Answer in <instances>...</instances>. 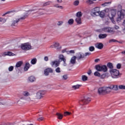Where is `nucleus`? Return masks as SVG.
Here are the masks:
<instances>
[{"instance_id": "obj_21", "label": "nucleus", "mask_w": 125, "mask_h": 125, "mask_svg": "<svg viewBox=\"0 0 125 125\" xmlns=\"http://www.w3.org/2000/svg\"><path fill=\"white\" fill-rule=\"evenodd\" d=\"M107 36H108V35H107L106 34H100L99 35V38L100 39V40H102L103 39H106V38H107Z\"/></svg>"}, {"instance_id": "obj_24", "label": "nucleus", "mask_w": 125, "mask_h": 125, "mask_svg": "<svg viewBox=\"0 0 125 125\" xmlns=\"http://www.w3.org/2000/svg\"><path fill=\"white\" fill-rule=\"evenodd\" d=\"M76 60H77V57L73 56L71 58L70 60L71 64H75L76 63Z\"/></svg>"}, {"instance_id": "obj_32", "label": "nucleus", "mask_w": 125, "mask_h": 125, "mask_svg": "<svg viewBox=\"0 0 125 125\" xmlns=\"http://www.w3.org/2000/svg\"><path fill=\"white\" fill-rule=\"evenodd\" d=\"M76 16L78 18H81V17L83 16V13H82V12H78L76 14Z\"/></svg>"}, {"instance_id": "obj_16", "label": "nucleus", "mask_w": 125, "mask_h": 125, "mask_svg": "<svg viewBox=\"0 0 125 125\" xmlns=\"http://www.w3.org/2000/svg\"><path fill=\"white\" fill-rule=\"evenodd\" d=\"M50 47L53 48L54 47L57 48V49H61V46H59V43L56 42L53 45L50 46Z\"/></svg>"}, {"instance_id": "obj_17", "label": "nucleus", "mask_w": 125, "mask_h": 125, "mask_svg": "<svg viewBox=\"0 0 125 125\" xmlns=\"http://www.w3.org/2000/svg\"><path fill=\"white\" fill-rule=\"evenodd\" d=\"M59 58L60 60H62V61L63 62V66H66V59H65V58H64V56H63L62 55H60L59 57Z\"/></svg>"}, {"instance_id": "obj_28", "label": "nucleus", "mask_w": 125, "mask_h": 125, "mask_svg": "<svg viewBox=\"0 0 125 125\" xmlns=\"http://www.w3.org/2000/svg\"><path fill=\"white\" fill-rule=\"evenodd\" d=\"M107 67H108V68H109V69H110V70H112V69H113V68H114V66H113V63H111V62L107 63Z\"/></svg>"}, {"instance_id": "obj_45", "label": "nucleus", "mask_w": 125, "mask_h": 125, "mask_svg": "<svg viewBox=\"0 0 125 125\" xmlns=\"http://www.w3.org/2000/svg\"><path fill=\"white\" fill-rule=\"evenodd\" d=\"M63 23H64V21H59L57 24L58 26H62V25H63Z\"/></svg>"}, {"instance_id": "obj_8", "label": "nucleus", "mask_w": 125, "mask_h": 125, "mask_svg": "<svg viewBox=\"0 0 125 125\" xmlns=\"http://www.w3.org/2000/svg\"><path fill=\"white\" fill-rule=\"evenodd\" d=\"M94 12H91V15L94 17L95 16H99V12H100V10L99 8L96 7L93 9Z\"/></svg>"}, {"instance_id": "obj_34", "label": "nucleus", "mask_w": 125, "mask_h": 125, "mask_svg": "<svg viewBox=\"0 0 125 125\" xmlns=\"http://www.w3.org/2000/svg\"><path fill=\"white\" fill-rule=\"evenodd\" d=\"M54 7H56L57 8H59L60 9H63V6L59 5L58 4H55L54 5Z\"/></svg>"}, {"instance_id": "obj_9", "label": "nucleus", "mask_w": 125, "mask_h": 125, "mask_svg": "<svg viewBox=\"0 0 125 125\" xmlns=\"http://www.w3.org/2000/svg\"><path fill=\"white\" fill-rule=\"evenodd\" d=\"M44 94H45V93L43 91H40L37 93L36 98L37 99H41V98H42Z\"/></svg>"}, {"instance_id": "obj_18", "label": "nucleus", "mask_w": 125, "mask_h": 125, "mask_svg": "<svg viewBox=\"0 0 125 125\" xmlns=\"http://www.w3.org/2000/svg\"><path fill=\"white\" fill-rule=\"evenodd\" d=\"M15 55L14 53L10 52H7L2 54V56H14Z\"/></svg>"}, {"instance_id": "obj_2", "label": "nucleus", "mask_w": 125, "mask_h": 125, "mask_svg": "<svg viewBox=\"0 0 125 125\" xmlns=\"http://www.w3.org/2000/svg\"><path fill=\"white\" fill-rule=\"evenodd\" d=\"M95 68L96 70L98 71V72H104V73H106V72H108V68H107V66H106L105 65H97L95 66Z\"/></svg>"}, {"instance_id": "obj_52", "label": "nucleus", "mask_w": 125, "mask_h": 125, "mask_svg": "<svg viewBox=\"0 0 125 125\" xmlns=\"http://www.w3.org/2000/svg\"><path fill=\"white\" fill-rule=\"evenodd\" d=\"M6 20H5L4 19H2L1 18H0V22H6Z\"/></svg>"}, {"instance_id": "obj_55", "label": "nucleus", "mask_w": 125, "mask_h": 125, "mask_svg": "<svg viewBox=\"0 0 125 125\" xmlns=\"http://www.w3.org/2000/svg\"><path fill=\"white\" fill-rule=\"evenodd\" d=\"M114 28L115 30H119V29H120V27L118 26L117 25H115Z\"/></svg>"}, {"instance_id": "obj_51", "label": "nucleus", "mask_w": 125, "mask_h": 125, "mask_svg": "<svg viewBox=\"0 0 125 125\" xmlns=\"http://www.w3.org/2000/svg\"><path fill=\"white\" fill-rule=\"evenodd\" d=\"M25 100L28 101V102H31V101H32V99H31V98H30V97H28V98H27L26 99H25Z\"/></svg>"}, {"instance_id": "obj_4", "label": "nucleus", "mask_w": 125, "mask_h": 125, "mask_svg": "<svg viewBox=\"0 0 125 125\" xmlns=\"http://www.w3.org/2000/svg\"><path fill=\"white\" fill-rule=\"evenodd\" d=\"M125 16V10H122L118 12V18L117 19V22L120 23L122 19H124V17Z\"/></svg>"}, {"instance_id": "obj_40", "label": "nucleus", "mask_w": 125, "mask_h": 125, "mask_svg": "<svg viewBox=\"0 0 125 125\" xmlns=\"http://www.w3.org/2000/svg\"><path fill=\"white\" fill-rule=\"evenodd\" d=\"M94 75L96 77H100V76H101V74H100V73H99L98 71H96L94 72Z\"/></svg>"}, {"instance_id": "obj_1", "label": "nucleus", "mask_w": 125, "mask_h": 125, "mask_svg": "<svg viewBox=\"0 0 125 125\" xmlns=\"http://www.w3.org/2000/svg\"><path fill=\"white\" fill-rule=\"evenodd\" d=\"M109 73L113 79H118L122 76V74L120 73V71L116 69H110Z\"/></svg>"}, {"instance_id": "obj_56", "label": "nucleus", "mask_w": 125, "mask_h": 125, "mask_svg": "<svg viewBox=\"0 0 125 125\" xmlns=\"http://www.w3.org/2000/svg\"><path fill=\"white\" fill-rule=\"evenodd\" d=\"M43 119H44V118H43V117H40V118H38V119H37V120H38V121H43Z\"/></svg>"}, {"instance_id": "obj_44", "label": "nucleus", "mask_w": 125, "mask_h": 125, "mask_svg": "<svg viewBox=\"0 0 125 125\" xmlns=\"http://www.w3.org/2000/svg\"><path fill=\"white\" fill-rule=\"evenodd\" d=\"M90 55H91V53L90 52H86L85 54H84V57L85 58L86 56H89Z\"/></svg>"}, {"instance_id": "obj_12", "label": "nucleus", "mask_w": 125, "mask_h": 125, "mask_svg": "<svg viewBox=\"0 0 125 125\" xmlns=\"http://www.w3.org/2000/svg\"><path fill=\"white\" fill-rule=\"evenodd\" d=\"M108 89L109 92H111L112 89H113V90H118V89H119V88L118 87L117 85H111L110 86H108Z\"/></svg>"}, {"instance_id": "obj_35", "label": "nucleus", "mask_w": 125, "mask_h": 125, "mask_svg": "<svg viewBox=\"0 0 125 125\" xmlns=\"http://www.w3.org/2000/svg\"><path fill=\"white\" fill-rule=\"evenodd\" d=\"M82 81L83 82H85V81H87V77L85 75H83L82 76Z\"/></svg>"}, {"instance_id": "obj_62", "label": "nucleus", "mask_w": 125, "mask_h": 125, "mask_svg": "<svg viewBox=\"0 0 125 125\" xmlns=\"http://www.w3.org/2000/svg\"><path fill=\"white\" fill-rule=\"evenodd\" d=\"M69 53H75V51H74V50H70L69 51Z\"/></svg>"}, {"instance_id": "obj_47", "label": "nucleus", "mask_w": 125, "mask_h": 125, "mask_svg": "<svg viewBox=\"0 0 125 125\" xmlns=\"http://www.w3.org/2000/svg\"><path fill=\"white\" fill-rule=\"evenodd\" d=\"M87 3H88V4H92V3H93V1L91 0H88L86 1Z\"/></svg>"}, {"instance_id": "obj_3", "label": "nucleus", "mask_w": 125, "mask_h": 125, "mask_svg": "<svg viewBox=\"0 0 125 125\" xmlns=\"http://www.w3.org/2000/svg\"><path fill=\"white\" fill-rule=\"evenodd\" d=\"M90 101H91V100L89 97L85 96L82 98L81 100L79 102V103L80 105H86L87 104H88Z\"/></svg>"}, {"instance_id": "obj_19", "label": "nucleus", "mask_w": 125, "mask_h": 125, "mask_svg": "<svg viewBox=\"0 0 125 125\" xmlns=\"http://www.w3.org/2000/svg\"><path fill=\"white\" fill-rule=\"evenodd\" d=\"M7 104H8V103L6 100L0 98V105H7Z\"/></svg>"}, {"instance_id": "obj_54", "label": "nucleus", "mask_w": 125, "mask_h": 125, "mask_svg": "<svg viewBox=\"0 0 125 125\" xmlns=\"http://www.w3.org/2000/svg\"><path fill=\"white\" fill-rule=\"evenodd\" d=\"M62 78H63V80H66L68 79V76L67 75H63L62 76Z\"/></svg>"}, {"instance_id": "obj_37", "label": "nucleus", "mask_w": 125, "mask_h": 125, "mask_svg": "<svg viewBox=\"0 0 125 125\" xmlns=\"http://www.w3.org/2000/svg\"><path fill=\"white\" fill-rule=\"evenodd\" d=\"M89 50L91 52L94 51V50H95V48H94V46H91L89 47Z\"/></svg>"}, {"instance_id": "obj_14", "label": "nucleus", "mask_w": 125, "mask_h": 125, "mask_svg": "<svg viewBox=\"0 0 125 125\" xmlns=\"http://www.w3.org/2000/svg\"><path fill=\"white\" fill-rule=\"evenodd\" d=\"M77 60H81V59H83L84 58V54L82 52H80L77 54V57H76Z\"/></svg>"}, {"instance_id": "obj_43", "label": "nucleus", "mask_w": 125, "mask_h": 125, "mask_svg": "<svg viewBox=\"0 0 125 125\" xmlns=\"http://www.w3.org/2000/svg\"><path fill=\"white\" fill-rule=\"evenodd\" d=\"M55 71L58 73H61V69H60V67H57L55 69Z\"/></svg>"}, {"instance_id": "obj_39", "label": "nucleus", "mask_w": 125, "mask_h": 125, "mask_svg": "<svg viewBox=\"0 0 125 125\" xmlns=\"http://www.w3.org/2000/svg\"><path fill=\"white\" fill-rule=\"evenodd\" d=\"M70 115H72V113L69 112L68 111H66L64 113V117H66V116H70Z\"/></svg>"}, {"instance_id": "obj_22", "label": "nucleus", "mask_w": 125, "mask_h": 125, "mask_svg": "<svg viewBox=\"0 0 125 125\" xmlns=\"http://www.w3.org/2000/svg\"><path fill=\"white\" fill-rule=\"evenodd\" d=\"M28 81L30 83H34V82H36V77L35 76H30L28 77Z\"/></svg>"}, {"instance_id": "obj_26", "label": "nucleus", "mask_w": 125, "mask_h": 125, "mask_svg": "<svg viewBox=\"0 0 125 125\" xmlns=\"http://www.w3.org/2000/svg\"><path fill=\"white\" fill-rule=\"evenodd\" d=\"M56 115L57 116V118L59 120H62V119H63V115L61 113L57 112Z\"/></svg>"}, {"instance_id": "obj_30", "label": "nucleus", "mask_w": 125, "mask_h": 125, "mask_svg": "<svg viewBox=\"0 0 125 125\" xmlns=\"http://www.w3.org/2000/svg\"><path fill=\"white\" fill-rule=\"evenodd\" d=\"M81 86H82V85H80V84H77L75 85H73L72 86V88H73V89H78L79 88H80V87H81Z\"/></svg>"}, {"instance_id": "obj_57", "label": "nucleus", "mask_w": 125, "mask_h": 125, "mask_svg": "<svg viewBox=\"0 0 125 125\" xmlns=\"http://www.w3.org/2000/svg\"><path fill=\"white\" fill-rule=\"evenodd\" d=\"M44 61H47L48 60V57L47 56L44 57Z\"/></svg>"}, {"instance_id": "obj_38", "label": "nucleus", "mask_w": 125, "mask_h": 125, "mask_svg": "<svg viewBox=\"0 0 125 125\" xmlns=\"http://www.w3.org/2000/svg\"><path fill=\"white\" fill-rule=\"evenodd\" d=\"M118 87L119 89L125 90V85H120Z\"/></svg>"}, {"instance_id": "obj_15", "label": "nucleus", "mask_w": 125, "mask_h": 125, "mask_svg": "<svg viewBox=\"0 0 125 125\" xmlns=\"http://www.w3.org/2000/svg\"><path fill=\"white\" fill-rule=\"evenodd\" d=\"M44 72L45 76H48V75H49V73L53 72V70L52 69V68H49L45 69Z\"/></svg>"}, {"instance_id": "obj_46", "label": "nucleus", "mask_w": 125, "mask_h": 125, "mask_svg": "<svg viewBox=\"0 0 125 125\" xmlns=\"http://www.w3.org/2000/svg\"><path fill=\"white\" fill-rule=\"evenodd\" d=\"M117 40H115V39H111L109 41V42L111 43V42H117Z\"/></svg>"}, {"instance_id": "obj_7", "label": "nucleus", "mask_w": 125, "mask_h": 125, "mask_svg": "<svg viewBox=\"0 0 125 125\" xmlns=\"http://www.w3.org/2000/svg\"><path fill=\"white\" fill-rule=\"evenodd\" d=\"M101 32L104 33H110V34H115V31L112 28L109 27H104L101 29Z\"/></svg>"}, {"instance_id": "obj_5", "label": "nucleus", "mask_w": 125, "mask_h": 125, "mask_svg": "<svg viewBox=\"0 0 125 125\" xmlns=\"http://www.w3.org/2000/svg\"><path fill=\"white\" fill-rule=\"evenodd\" d=\"M21 48L22 50H24V51H27L28 50H30L32 49V46L31 45V44L29 43H25L24 44H22L21 46Z\"/></svg>"}, {"instance_id": "obj_49", "label": "nucleus", "mask_w": 125, "mask_h": 125, "mask_svg": "<svg viewBox=\"0 0 125 125\" xmlns=\"http://www.w3.org/2000/svg\"><path fill=\"white\" fill-rule=\"evenodd\" d=\"M116 67L117 69H121V67H122V65H121L120 63H118L117 64Z\"/></svg>"}, {"instance_id": "obj_48", "label": "nucleus", "mask_w": 125, "mask_h": 125, "mask_svg": "<svg viewBox=\"0 0 125 125\" xmlns=\"http://www.w3.org/2000/svg\"><path fill=\"white\" fill-rule=\"evenodd\" d=\"M79 3H80V2L79 1V0H76L74 2V5H79Z\"/></svg>"}, {"instance_id": "obj_64", "label": "nucleus", "mask_w": 125, "mask_h": 125, "mask_svg": "<svg viewBox=\"0 0 125 125\" xmlns=\"http://www.w3.org/2000/svg\"><path fill=\"white\" fill-rule=\"evenodd\" d=\"M121 54H122L123 55H125V50L122 51V52H121Z\"/></svg>"}, {"instance_id": "obj_31", "label": "nucleus", "mask_w": 125, "mask_h": 125, "mask_svg": "<svg viewBox=\"0 0 125 125\" xmlns=\"http://www.w3.org/2000/svg\"><path fill=\"white\" fill-rule=\"evenodd\" d=\"M22 64H23V62H18L16 64V68H19V67H21V66H22Z\"/></svg>"}, {"instance_id": "obj_42", "label": "nucleus", "mask_w": 125, "mask_h": 125, "mask_svg": "<svg viewBox=\"0 0 125 125\" xmlns=\"http://www.w3.org/2000/svg\"><path fill=\"white\" fill-rule=\"evenodd\" d=\"M14 69V67L13 66H10L8 67L9 72H12Z\"/></svg>"}, {"instance_id": "obj_58", "label": "nucleus", "mask_w": 125, "mask_h": 125, "mask_svg": "<svg viewBox=\"0 0 125 125\" xmlns=\"http://www.w3.org/2000/svg\"><path fill=\"white\" fill-rule=\"evenodd\" d=\"M99 61H100V60L99 59H97L95 60V62L96 63H97L98 62H99Z\"/></svg>"}, {"instance_id": "obj_33", "label": "nucleus", "mask_w": 125, "mask_h": 125, "mask_svg": "<svg viewBox=\"0 0 125 125\" xmlns=\"http://www.w3.org/2000/svg\"><path fill=\"white\" fill-rule=\"evenodd\" d=\"M99 16H100V17H102V18H103L104 16H105V13H104V11L100 12Z\"/></svg>"}, {"instance_id": "obj_11", "label": "nucleus", "mask_w": 125, "mask_h": 125, "mask_svg": "<svg viewBox=\"0 0 125 125\" xmlns=\"http://www.w3.org/2000/svg\"><path fill=\"white\" fill-rule=\"evenodd\" d=\"M26 16L27 15L24 16L23 17H21L20 19H17L15 21H14L12 23V26H16V24H17L18 22L20 21V20H23L26 18Z\"/></svg>"}, {"instance_id": "obj_61", "label": "nucleus", "mask_w": 125, "mask_h": 125, "mask_svg": "<svg viewBox=\"0 0 125 125\" xmlns=\"http://www.w3.org/2000/svg\"><path fill=\"white\" fill-rule=\"evenodd\" d=\"M57 1L59 3H61V2H62V0H57Z\"/></svg>"}, {"instance_id": "obj_27", "label": "nucleus", "mask_w": 125, "mask_h": 125, "mask_svg": "<svg viewBox=\"0 0 125 125\" xmlns=\"http://www.w3.org/2000/svg\"><path fill=\"white\" fill-rule=\"evenodd\" d=\"M29 68H30V63H29V62H26L24 68V71H27L29 69Z\"/></svg>"}, {"instance_id": "obj_23", "label": "nucleus", "mask_w": 125, "mask_h": 125, "mask_svg": "<svg viewBox=\"0 0 125 125\" xmlns=\"http://www.w3.org/2000/svg\"><path fill=\"white\" fill-rule=\"evenodd\" d=\"M22 95L24 96V97H29V96H31V94L27 91H24L22 92Z\"/></svg>"}, {"instance_id": "obj_25", "label": "nucleus", "mask_w": 125, "mask_h": 125, "mask_svg": "<svg viewBox=\"0 0 125 125\" xmlns=\"http://www.w3.org/2000/svg\"><path fill=\"white\" fill-rule=\"evenodd\" d=\"M37 61L38 60L37 59V58H34L31 60V64H32V65H36V64H37Z\"/></svg>"}, {"instance_id": "obj_50", "label": "nucleus", "mask_w": 125, "mask_h": 125, "mask_svg": "<svg viewBox=\"0 0 125 125\" xmlns=\"http://www.w3.org/2000/svg\"><path fill=\"white\" fill-rule=\"evenodd\" d=\"M50 4V2H47L43 4V6H46L47 5H49Z\"/></svg>"}, {"instance_id": "obj_60", "label": "nucleus", "mask_w": 125, "mask_h": 125, "mask_svg": "<svg viewBox=\"0 0 125 125\" xmlns=\"http://www.w3.org/2000/svg\"><path fill=\"white\" fill-rule=\"evenodd\" d=\"M122 33L123 34V35H124V34H125V28H124L122 31Z\"/></svg>"}, {"instance_id": "obj_13", "label": "nucleus", "mask_w": 125, "mask_h": 125, "mask_svg": "<svg viewBox=\"0 0 125 125\" xmlns=\"http://www.w3.org/2000/svg\"><path fill=\"white\" fill-rule=\"evenodd\" d=\"M52 67H58L60 65V62L59 61H52L50 63Z\"/></svg>"}, {"instance_id": "obj_63", "label": "nucleus", "mask_w": 125, "mask_h": 125, "mask_svg": "<svg viewBox=\"0 0 125 125\" xmlns=\"http://www.w3.org/2000/svg\"><path fill=\"white\" fill-rule=\"evenodd\" d=\"M42 42V41L41 40H38V43H41Z\"/></svg>"}, {"instance_id": "obj_29", "label": "nucleus", "mask_w": 125, "mask_h": 125, "mask_svg": "<svg viewBox=\"0 0 125 125\" xmlns=\"http://www.w3.org/2000/svg\"><path fill=\"white\" fill-rule=\"evenodd\" d=\"M75 21L77 24H82V19L81 18H77Z\"/></svg>"}, {"instance_id": "obj_10", "label": "nucleus", "mask_w": 125, "mask_h": 125, "mask_svg": "<svg viewBox=\"0 0 125 125\" xmlns=\"http://www.w3.org/2000/svg\"><path fill=\"white\" fill-rule=\"evenodd\" d=\"M117 13V9H113L111 11L110 14L109 15V18L111 20H113V18L115 16H116V14Z\"/></svg>"}, {"instance_id": "obj_53", "label": "nucleus", "mask_w": 125, "mask_h": 125, "mask_svg": "<svg viewBox=\"0 0 125 125\" xmlns=\"http://www.w3.org/2000/svg\"><path fill=\"white\" fill-rule=\"evenodd\" d=\"M21 100H26V98H25V96L21 97L20 99V101H21Z\"/></svg>"}, {"instance_id": "obj_20", "label": "nucleus", "mask_w": 125, "mask_h": 125, "mask_svg": "<svg viewBox=\"0 0 125 125\" xmlns=\"http://www.w3.org/2000/svg\"><path fill=\"white\" fill-rule=\"evenodd\" d=\"M95 46L96 48H98V49H102V48H103V43H98L95 44Z\"/></svg>"}, {"instance_id": "obj_59", "label": "nucleus", "mask_w": 125, "mask_h": 125, "mask_svg": "<svg viewBox=\"0 0 125 125\" xmlns=\"http://www.w3.org/2000/svg\"><path fill=\"white\" fill-rule=\"evenodd\" d=\"M92 72H91V70H89L88 72H87V74L88 75H91Z\"/></svg>"}, {"instance_id": "obj_6", "label": "nucleus", "mask_w": 125, "mask_h": 125, "mask_svg": "<svg viewBox=\"0 0 125 125\" xmlns=\"http://www.w3.org/2000/svg\"><path fill=\"white\" fill-rule=\"evenodd\" d=\"M98 92L99 94H103V93H109V87H103L98 89Z\"/></svg>"}, {"instance_id": "obj_41", "label": "nucleus", "mask_w": 125, "mask_h": 125, "mask_svg": "<svg viewBox=\"0 0 125 125\" xmlns=\"http://www.w3.org/2000/svg\"><path fill=\"white\" fill-rule=\"evenodd\" d=\"M109 4H111V2H105L102 4L103 6H108Z\"/></svg>"}, {"instance_id": "obj_36", "label": "nucleus", "mask_w": 125, "mask_h": 125, "mask_svg": "<svg viewBox=\"0 0 125 125\" xmlns=\"http://www.w3.org/2000/svg\"><path fill=\"white\" fill-rule=\"evenodd\" d=\"M68 23L69 25H73V24H74V20H73V19H70L68 21Z\"/></svg>"}]
</instances>
